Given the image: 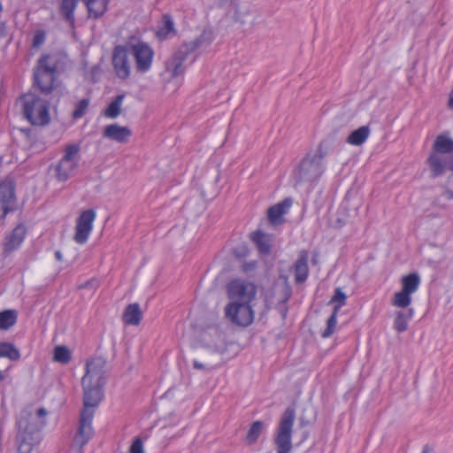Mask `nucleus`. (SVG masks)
I'll return each instance as SVG.
<instances>
[{
	"instance_id": "obj_1",
	"label": "nucleus",
	"mask_w": 453,
	"mask_h": 453,
	"mask_svg": "<svg viewBox=\"0 0 453 453\" xmlns=\"http://www.w3.org/2000/svg\"><path fill=\"white\" fill-rule=\"evenodd\" d=\"M105 362L102 358H94L86 364V373L81 379L83 388V409L81 413L78 433L73 443L81 449L93 436L92 419L95 408L103 399V388L106 382Z\"/></svg>"
},
{
	"instance_id": "obj_2",
	"label": "nucleus",
	"mask_w": 453,
	"mask_h": 453,
	"mask_svg": "<svg viewBox=\"0 0 453 453\" xmlns=\"http://www.w3.org/2000/svg\"><path fill=\"white\" fill-rule=\"evenodd\" d=\"M47 411L27 406L22 410L18 420L19 432L16 443L19 453H30L33 446L40 441V430L45 425Z\"/></svg>"
},
{
	"instance_id": "obj_3",
	"label": "nucleus",
	"mask_w": 453,
	"mask_h": 453,
	"mask_svg": "<svg viewBox=\"0 0 453 453\" xmlns=\"http://www.w3.org/2000/svg\"><path fill=\"white\" fill-rule=\"evenodd\" d=\"M324 142H320L314 153H308L294 171L295 186L311 185L316 182L323 174L325 165L323 163L326 151L323 150Z\"/></svg>"
},
{
	"instance_id": "obj_4",
	"label": "nucleus",
	"mask_w": 453,
	"mask_h": 453,
	"mask_svg": "<svg viewBox=\"0 0 453 453\" xmlns=\"http://www.w3.org/2000/svg\"><path fill=\"white\" fill-rule=\"evenodd\" d=\"M59 58L56 54L42 55L38 59V65L34 72V82L39 90L50 94L54 87Z\"/></svg>"
},
{
	"instance_id": "obj_5",
	"label": "nucleus",
	"mask_w": 453,
	"mask_h": 453,
	"mask_svg": "<svg viewBox=\"0 0 453 453\" xmlns=\"http://www.w3.org/2000/svg\"><path fill=\"white\" fill-rule=\"evenodd\" d=\"M24 117L33 126H45L50 123V104L35 94L24 95L21 98Z\"/></svg>"
},
{
	"instance_id": "obj_6",
	"label": "nucleus",
	"mask_w": 453,
	"mask_h": 453,
	"mask_svg": "<svg viewBox=\"0 0 453 453\" xmlns=\"http://www.w3.org/2000/svg\"><path fill=\"white\" fill-rule=\"evenodd\" d=\"M296 419V410L289 406L280 417L274 437L277 453H290L292 449V430Z\"/></svg>"
},
{
	"instance_id": "obj_7",
	"label": "nucleus",
	"mask_w": 453,
	"mask_h": 453,
	"mask_svg": "<svg viewBox=\"0 0 453 453\" xmlns=\"http://www.w3.org/2000/svg\"><path fill=\"white\" fill-rule=\"evenodd\" d=\"M128 52L134 58L135 67L140 73L148 72L152 65L154 51L145 42L140 41L132 36L126 44Z\"/></svg>"
},
{
	"instance_id": "obj_8",
	"label": "nucleus",
	"mask_w": 453,
	"mask_h": 453,
	"mask_svg": "<svg viewBox=\"0 0 453 453\" xmlns=\"http://www.w3.org/2000/svg\"><path fill=\"white\" fill-rule=\"evenodd\" d=\"M81 147L76 143L67 144L64 155L56 166V177L59 181L67 180L75 172L79 165Z\"/></svg>"
},
{
	"instance_id": "obj_9",
	"label": "nucleus",
	"mask_w": 453,
	"mask_h": 453,
	"mask_svg": "<svg viewBox=\"0 0 453 453\" xmlns=\"http://www.w3.org/2000/svg\"><path fill=\"white\" fill-rule=\"evenodd\" d=\"M202 43L201 38L183 43L165 63L166 71L169 72L172 77H178L185 71L183 65L188 56L196 50Z\"/></svg>"
},
{
	"instance_id": "obj_10",
	"label": "nucleus",
	"mask_w": 453,
	"mask_h": 453,
	"mask_svg": "<svg viewBox=\"0 0 453 453\" xmlns=\"http://www.w3.org/2000/svg\"><path fill=\"white\" fill-rule=\"evenodd\" d=\"M227 296L232 303H251L257 296V286L248 280H234L227 284Z\"/></svg>"
},
{
	"instance_id": "obj_11",
	"label": "nucleus",
	"mask_w": 453,
	"mask_h": 453,
	"mask_svg": "<svg viewBox=\"0 0 453 453\" xmlns=\"http://www.w3.org/2000/svg\"><path fill=\"white\" fill-rule=\"evenodd\" d=\"M225 316L233 324L248 326L254 320V311L251 303H232L225 307Z\"/></svg>"
},
{
	"instance_id": "obj_12",
	"label": "nucleus",
	"mask_w": 453,
	"mask_h": 453,
	"mask_svg": "<svg viewBox=\"0 0 453 453\" xmlns=\"http://www.w3.org/2000/svg\"><path fill=\"white\" fill-rule=\"evenodd\" d=\"M17 199L15 194V183L11 179L4 180L0 183V211L2 219H5L10 212L17 211Z\"/></svg>"
},
{
	"instance_id": "obj_13",
	"label": "nucleus",
	"mask_w": 453,
	"mask_h": 453,
	"mask_svg": "<svg viewBox=\"0 0 453 453\" xmlns=\"http://www.w3.org/2000/svg\"><path fill=\"white\" fill-rule=\"evenodd\" d=\"M111 65L116 76L127 80L131 73V64L128 59V50L125 45H117L112 50Z\"/></svg>"
},
{
	"instance_id": "obj_14",
	"label": "nucleus",
	"mask_w": 453,
	"mask_h": 453,
	"mask_svg": "<svg viewBox=\"0 0 453 453\" xmlns=\"http://www.w3.org/2000/svg\"><path fill=\"white\" fill-rule=\"evenodd\" d=\"M96 219V212L89 209L83 211L77 219L75 226L74 241L79 244H84L92 231L93 222Z\"/></svg>"
},
{
	"instance_id": "obj_15",
	"label": "nucleus",
	"mask_w": 453,
	"mask_h": 453,
	"mask_svg": "<svg viewBox=\"0 0 453 453\" xmlns=\"http://www.w3.org/2000/svg\"><path fill=\"white\" fill-rule=\"evenodd\" d=\"M427 162L429 164L432 177L437 178L442 175L445 171H453V155L431 153Z\"/></svg>"
},
{
	"instance_id": "obj_16",
	"label": "nucleus",
	"mask_w": 453,
	"mask_h": 453,
	"mask_svg": "<svg viewBox=\"0 0 453 453\" xmlns=\"http://www.w3.org/2000/svg\"><path fill=\"white\" fill-rule=\"evenodd\" d=\"M26 227L22 224H19L10 234L5 236L4 242L3 255L7 257L14 250H18L23 242L26 236Z\"/></svg>"
},
{
	"instance_id": "obj_17",
	"label": "nucleus",
	"mask_w": 453,
	"mask_h": 453,
	"mask_svg": "<svg viewBox=\"0 0 453 453\" xmlns=\"http://www.w3.org/2000/svg\"><path fill=\"white\" fill-rule=\"evenodd\" d=\"M292 203V198L287 197L270 207L267 211V217L270 223L274 226L282 224L284 222L283 215L288 211Z\"/></svg>"
},
{
	"instance_id": "obj_18",
	"label": "nucleus",
	"mask_w": 453,
	"mask_h": 453,
	"mask_svg": "<svg viewBox=\"0 0 453 453\" xmlns=\"http://www.w3.org/2000/svg\"><path fill=\"white\" fill-rule=\"evenodd\" d=\"M250 239L256 244L260 255H270L272 251L273 235L265 234L261 230H257L250 234Z\"/></svg>"
},
{
	"instance_id": "obj_19",
	"label": "nucleus",
	"mask_w": 453,
	"mask_h": 453,
	"mask_svg": "<svg viewBox=\"0 0 453 453\" xmlns=\"http://www.w3.org/2000/svg\"><path fill=\"white\" fill-rule=\"evenodd\" d=\"M131 130L128 127L111 124L104 128L103 135L118 142H126L131 136Z\"/></svg>"
},
{
	"instance_id": "obj_20",
	"label": "nucleus",
	"mask_w": 453,
	"mask_h": 453,
	"mask_svg": "<svg viewBox=\"0 0 453 453\" xmlns=\"http://www.w3.org/2000/svg\"><path fill=\"white\" fill-rule=\"evenodd\" d=\"M295 280L296 283H303L306 280L309 274L308 252L302 250L295 263Z\"/></svg>"
},
{
	"instance_id": "obj_21",
	"label": "nucleus",
	"mask_w": 453,
	"mask_h": 453,
	"mask_svg": "<svg viewBox=\"0 0 453 453\" xmlns=\"http://www.w3.org/2000/svg\"><path fill=\"white\" fill-rule=\"evenodd\" d=\"M79 0H60L59 12L63 19L69 24L72 28L75 27L74 11L78 5Z\"/></svg>"
},
{
	"instance_id": "obj_22",
	"label": "nucleus",
	"mask_w": 453,
	"mask_h": 453,
	"mask_svg": "<svg viewBox=\"0 0 453 453\" xmlns=\"http://www.w3.org/2000/svg\"><path fill=\"white\" fill-rule=\"evenodd\" d=\"M414 314L413 308L402 309L395 311L394 319V329L398 333H403L408 329V323Z\"/></svg>"
},
{
	"instance_id": "obj_23",
	"label": "nucleus",
	"mask_w": 453,
	"mask_h": 453,
	"mask_svg": "<svg viewBox=\"0 0 453 453\" xmlns=\"http://www.w3.org/2000/svg\"><path fill=\"white\" fill-rule=\"evenodd\" d=\"M142 313L137 303L128 304L122 315V320L127 325L138 326L142 320Z\"/></svg>"
},
{
	"instance_id": "obj_24",
	"label": "nucleus",
	"mask_w": 453,
	"mask_h": 453,
	"mask_svg": "<svg viewBox=\"0 0 453 453\" xmlns=\"http://www.w3.org/2000/svg\"><path fill=\"white\" fill-rule=\"evenodd\" d=\"M88 8V18L97 19L107 11L109 0H82Z\"/></svg>"
},
{
	"instance_id": "obj_25",
	"label": "nucleus",
	"mask_w": 453,
	"mask_h": 453,
	"mask_svg": "<svg viewBox=\"0 0 453 453\" xmlns=\"http://www.w3.org/2000/svg\"><path fill=\"white\" fill-rule=\"evenodd\" d=\"M433 150L436 154L453 155V140L444 134L438 135L434 142Z\"/></svg>"
},
{
	"instance_id": "obj_26",
	"label": "nucleus",
	"mask_w": 453,
	"mask_h": 453,
	"mask_svg": "<svg viewBox=\"0 0 453 453\" xmlns=\"http://www.w3.org/2000/svg\"><path fill=\"white\" fill-rule=\"evenodd\" d=\"M157 36L160 39H166L168 37L173 36L176 35V30L174 29V24L173 19L170 15L165 14L162 19V25L158 28L157 32Z\"/></svg>"
},
{
	"instance_id": "obj_27",
	"label": "nucleus",
	"mask_w": 453,
	"mask_h": 453,
	"mask_svg": "<svg viewBox=\"0 0 453 453\" xmlns=\"http://www.w3.org/2000/svg\"><path fill=\"white\" fill-rule=\"evenodd\" d=\"M370 134V128L368 126H362L354 130L347 138V142L352 145L363 144Z\"/></svg>"
},
{
	"instance_id": "obj_28",
	"label": "nucleus",
	"mask_w": 453,
	"mask_h": 453,
	"mask_svg": "<svg viewBox=\"0 0 453 453\" xmlns=\"http://www.w3.org/2000/svg\"><path fill=\"white\" fill-rule=\"evenodd\" d=\"M420 278L417 273H410L402 279V289L409 294L415 293L419 286Z\"/></svg>"
},
{
	"instance_id": "obj_29",
	"label": "nucleus",
	"mask_w": 453,
	"mask_h": 453,
	"mask_svg": "<svg viewBox=\"0 0 453 453\" xmlns=\"http://www.w3.org/2000/svg\"><path fill=\"white\" fill-rule=\"evenodd\" d=\"M0 357H7L12 361H18L20 358L19 350L11 342H0Z\"/></svg>"
},
{
	"instance_id": "obj_30",
	"label": "nucleus",
	"mask_w": 453,
	"mask_h": 453,
	"mask_svg": "<svg viewBox=\"0 0 453 453\" xmlns=\"http://www.w3.org/2000/svg\"><path fill=\"white\" fill-rule=\"evenodd\" d=\"M17 311L15 310H5L0 312V329L7 330L15 325L17 321Z\"/></svg>"
},
{
	"instance_id": "obj_31",
	"label": "nucleus",
	"mask_w": 453,
	"mask_h": 453,
	"mask_svg": "<svg viewBox=\"0 0 453 453\" xmlns=\"http://www.w3.org/2000/svg\"><path fill=\"white\" fill-rule=\"evenodd\" d=\"M125 95L117 96L104 111V115L110 119H115L120 114L121 104Z\"/></svg>"
},
{
	"instance_id": "obj_32",
	"label": "nucleus",
	"mask_w": 453,
	"mask_h": 453,
	"mask_svg": "<svg viewBox=\"0 0 453 453\" xmlns=\"http://www.w3.org/2000/svg\"><path fill=\"white\" fill-rule=\"evenodd\" d=\"M411 303V295L403 290L395 293L393 299L391 301L392 305L401 309L410 308L409 306Z\"/></svg>"
},
{
	"instance_id": "obj_33",
	"label": "nucleus",
	"mask_w": 453,
	"mask_h": 453,
	"mask_svg": "<svg viewBox=\"0 0 453 453\" xmlns=\"http://www.w3.org/2000/svg\"><path fill=\"white\" fill-rule=\"evenodd\" d=\"M264 428V422L257 420L251 424L247 435H246V441L248 444H253L255 443L259 435L262 433V430Z\"/></svg>"
},
{
	"instance_id": "obj_34",
	"label": "nucleus",
	"mask_w": 453,
	"mask_h": 453,
	"mask_svg": "<svg viewBox=\"0 0 453 453\" xmlns=\"http://www.w3.org/2000/svg\"><path fill=\"white\" fill-rule=\"evenodd\" d=\"M339 310H340V306L334 307V311H333L332 314L326 320V327L321 333V336L323 338H327L334 334L335 327H336V324H337V314L339 312Z\"/></svg>"
},
{
	"instance_id": "obj_35",
	"label": "nucleus",
	"mask_w": 453,
	"mask_h": 453,
	"mask_svg": "<svg viewBox=\"0 0 453 453\" xmlns=\"http://www.w3.org/2000/svg\"><path fill=\"white\" fill-rule=\"evenodd\" d=\"M54 360L61 364H67L71 360V352L65 346H57L54 349Z\"/></svg>"
},
{
	"instance_id": "obj_36",
	"label": "nucleus",
	"mask_w": 453,
	"mask_h": 453,
	"mask_svg": "<svg viewBox=\"0 0 453 453\" xmlns=\"http://www.w3.org/2000/svg\"><path fill=\"white\" fill-rule=\"evenodd\" d=\"M89 104V99L88 98H83L81 99L75 106L74 111H73V117L74 119H80L84 116L86 113Z\"/></svg>"
},
{
	"instance_id": "obj_37",
	"label": "nucleus",
	"mask_w": 453,
	"mask_h": 453,
	"mask_svg": "<svg viewBox=\"0 0 453 453\" xmlns=\"http://www.w3.org/2000/svg\"><path fill=\"white\" fill-rule=\"evenodd\" d=\"M346 301V295L342 291L340 288H335L334 295L330 300V303H337L335 306H343Z\"/></svg>"
},
{
	"instance_id": "obj_38",
	"label": "nucleus",
	"mask_w": 453,
	"mask_h": 453,
	"mask_svg": "<svg viewBox=\"0 0 453 453\" xmlns=\"http://www.w3.org/2000/svg\"><path fill=\"white\" fill-rule=\"evenodd\" d=\"M45 32L42 30H37L33 38V47H40L45 42Z\"/></svg>"
},
{
	"instance_id": "obj_39",
	"label": "nucleus",
	"mask_w": 453,
	"mask_h": 453,
	"mask_svg": "<svg viewBox=\"0 0 453 453\" xmlns=\"http://www.w3.org/2000/svg\"><path fill=\"white\" fill-rule=\"evenodd\" d=\"M443 196L448 199H453V174L448 179Z\"/></svg>"
},
{
	"instance_id": "obj_40",
	"label": "nucleus",
	"mask_w": 453,
	"mask_h": 453,
	"mask_svg": "<svg viewBox=\"0 0 453 453\" xmlns=\"http://www.w3.org/2000/svg\"><path fill=\"white\" fill-rule=\"evenodd\" d=\"M281 288L284 293V299L282 302L286 303L291 296V288L287 283L283 284Z\"/></svg>"
},
{
	"instance_id": "obj_41",
	"label": "nucleus",
	"mask_w": 453,
	"mask_h": 453,
	"mask_svg": "<svg viewBox=\"0 0 453 453\" xmlns=\"http://www.w3.org/2000/svg\"><path fill=\"white\" fill-rule=\"evenodd\" d=\"M256 267H257V262L256 261H252V262H250V263H245L242 265V269L246 273L253 271Z\"/></svg>"
},
{
	"instance_id": "obj_42",
	"label": "nucleus",
	"mask_w": 453,
	"mask_h": 453,
	"mask_svg": "<svg viewBox=\"0 0 453 453\" xmlns=\"http://www.w3.org/2000/svg\"><path fill=\"white\" fill-rule=\"evenodd\" d=\"M308 425H310V421H308L307 419H305L303 417L300 418V419H299V426H300L301 427H303V426H308Z\"/></svg>"
},
{
	"instance_id": "obj_43",
	"label": "nucleus",
	"mask_w": 453,
	"mask_h": 453,
	"mask_svg": "<svg viewBox=\"0 0 453 453\" xmlns=\"http://www.w3.org/2000/svg\"><path fill=\"white\" fill-rule=\"evenodd\" d=\"M193 365H194V368L198 369V370L204 369V365L196 360L194 361Z\"/></svg>"
},
{
	"instance_id": "obj_44",
	"label": "nucleus",
	"mask_w": 453,
	"mask_h": 453,
	"mask_svg": "<svg viewBox=\"0 0 453 453\" xmlns=\"http://www.w3.org/2000/svg\"><path fill=\"white\" fill-rule=\"evenodd\" d=\"M55 257L58 259V261H62L63 259L62 253L59 250H57L55 252Z\"/></svg>"
},
{
	"instance_id": "obj_45",
	"label": "nucleus",
	"mask_w": 453,
	"mask_h": 453,
	"mask_svg": "<svg viewBox=\"0 0 453 453\" xmlns=\"http://www.w3.org/2000/svg\"><path fill=\"white\" fill-rule=\"evenodd\" d=\"M422 453H433V451L428 445H425Z\"/></svg>"
},
{
	"instance_id": "obj_46",
	"label": "nucleus",
	"mask_w": 453,
	"mask_h": 453,
	"mask_svg": "<svg viewBox=\"0 0 453 453\" xmlns=\"http://www.w3.org/2000/svg\"><path fill=\"white\" fill-rule=\"evenodd\" d=\"M281 313H282V316L285 317L286 316V313H287V309L286 308H283L281 310Z\"/></svg>"
},
{
	"instance_id": "obj_47",
	"label": "nucleus",
	"mask_w": 453,
	"mask_h": 453,
	"mask_svg": "<svg viewBox=\"0 0 453 453\" xmlns=\"http://www.w3.org/2000/svg\"><path fill=\"white\" fill-rule=\"evenodd\" d=\"M4 379V375L3 372L0 371V381H2Z\"/></svg>"
},
{
	"instance_id": "obj_48",
	"label": "nucleus",
	"mask_w": 453,
	"mask_h": 453,
	"mask_svg": "<svg viewBox=\"0 0 453 453\" xmlns=\"http://www.w3.org/2000/svg\"><path fill=\"white\" fill-rule=\"evenodd\" d=\"M3 11V6H2V4L0 3V13L2 12Z\"/></svg>"
},
{
	"instance_id": "obj_49",
	"label": "nucleus",
	"mask_w": 453,
	"mask_h": 453,
	"mask_svg": "<svg viewBox=\"0 0 453 453\" xmlns=\"http://www.w3.org/2000/svg\"><path fill=\"white\" fill-rule=\"evenodd\" d=\"M312 262L315 264L317 263V259L315 257L312 258Z\"/></svg>"
}]
</instances>
